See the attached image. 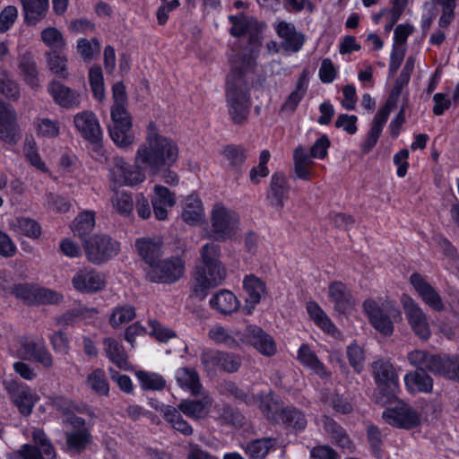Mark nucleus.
Returning a JSON list of instances; mask_svg holds the SVG:
<instances>
[{
  "instance_id": "nucleus-49",
  "label": "nucleus",
  "mask_w": 459,
  "mask_h": 459,
  "mask_svg": "<svg viewBox=\"0 0 459 459\" xmlns=\"http://www.w3.org/2000/svg\"><path fill=\"white\" fill-rule=\"evenodd\" d=\"M100 45L96 39H80L77 41V53L85 62L93 60L100 55Z\"/></svg>"
},
{
  "instance_id": "nucleus-8",
  "label": "nucleus",
  "mask_w": 459,
  "mask_h": 459,
  "mask_svg": "<svg viewBox=\"0 0 459 459\" xmlns=\"http://www.w3.org/2000/svg\"><path fill=\"white\" fill-rule=\"evenodd\" d=\"M111 120L109 134L115 144L121 148L132 145L135 136L132 132V119L126 107H112Z\"/></svg>"
},
{
  "instance_id": "nucleus-24",
  "label": "nucleus",
  "mask_w": 459,
  "mask_h": 459,
  "mask_svg": "<svg viewBox=\"0 0 459 459\" xmlns=\"http://www.w3.org/2000/svg\"><path fill=\"white\" fill-rule=\"evenodd\" d=\"M212 406V398L204 394L200 399H185L178 404V410L186 417L193 420L206 418Z\"/></svg>"
},
{
  "instance_id": "nucleus-58",
  "label": "nucleus",
  "mask_w": 459,
  "mask_h": 459,
  "mask_svg": "<svg viewBox=\"0 0 459 459\" xmlns=\"http://www.w3.org/2000/svg\"><path fill=\"white\" fill-rule=\"evenodd\" d=\"M221 351L215 350H205L201 354V362L209 374L214 373L220 368Z\"/></svg>"
},
{
  "instance_id": "nucleus-1",
  "label": "nucleus",
  "mask_w": 459,
  "mask_h": 459,
  "mask_svg": "<svg viewBox=\"0 0 459 459\" xmlns=\"http://www.w3.org/2000/svg\"><path fill=\"white\" fill-rule=\"evenodd\" d=\"M178 158L176 142L160 134L156 126L150 123L145 140L136 150L134 165L128 164L122 157H115L109 169L110 178L120 186H134L145 180V169L156 174L174 166Z\"/></svg>"
},
{
  "instance_id": "nucleus-35",
  "label": "nucleus",
  "mask_w": 459,
  "mask_h": 459,
  "mask_svg": "<svg viewBox=\"0 0 459 459\" xmlns=\"http://www.w3.org/2000/svg\"><path fill=\"white\" fill-rule=\"evenodd\" d=\"M209 303L213 309L223 315L231 314L239 307L238 298L228 290H221L215 293Z\"/></svg>"
},
{
  "instance_id": "nucleus-9",
  "label": "nucleus",
  "mask_w": 459,
  "mask_h": 459,
  "mask_svg": "<svg viewBox=\"0 0 459 459\" xmlns=\"http://www.w3.org/2000/svg\"><path fill=\"white\" fill-rule=\"evenodd\" d=\"M385 423L403 429L418 427L421 422V414L410 404L399 401L394 406L386 408L382 414Z\"/></svg>"
},
{
  "instance_id": "nucleus-57",
  "label": "nucleus",
  "mask_w": 459,
  "mask_h": 459,
  "mask_svg": "<svg viewBox=\"0 0 459 459\" xmlns=\"http://www.w3.org/2000/svg\"><path fill=\"white\" fill-rule=\"evenodd\" d=\"M221 255V247L218 244L206 243L200 249L201 265L221 263L220 260Z\"/></svg>"
},
{
  "instance_id": "nucleus-61",
  "label": "nucleus",
  "mask_w": 459,
  "mask_h": 459,
  "mask_svg": "<svg viewBox=\"0 0 459 459\" xmlns=\"http://www.w3.org/2000/svg\"><path fill=\"white\" fill-rule=\"evenodd\" d=\"M45 344L43 338L26 337L21 341L20 356L23 358L32 359L41 345Z\"/></svg>"
},
{
  "instance_id": "nucleus-7",
  "label": "nucleus",
  "mask_w": 459,
  "mask_h": 459,
  "mask_svg": "<svg viewBox=\"0 0 459 459\" xmlns=\"http://www.w3.org/2000/svg\"><path fill=\"white\" fill-rule=\"evenodd\" d=\"M227 275V270L222 263L203 264L196 268L194 276L193 292L203 299L206 291L223 282Z\"/></svg>"
},
{
  "instance_id": "nucleus-27",
  "label": "nucleus",
  "mask_w": 459,
  "mask_h": 459,
  "mask_svg": "<svg viewBox=\"0 0 459 459\" xmlns=\"http://www.w3.org/2000/svg\"><path fill=\"white\" fill-rule=\"evenodd\" d=\"M149 404L156 411H161L165 420L175 429L186 436L193 433L192 427L182 417L178 410L173 406L160 403L155 399H150Z\"/></svg>"
},
{
  "instance_id": "nucleus-36",
  "label": "nucleus",
  "mask_w": 459,
  "mask_h": 459,
  "mask_svg": "<svg viewBox=\"0 0 459 459\" xmlns=\"http://www.w3.org/2000/svg\"><path fill=\"white\" fill-rule=\"evenodd\" d=\"M294 172L298 178L309 180L313 178V160L303 146L297 147L293 152Z\"/></svg>"
},
{
  "instance_id": "nucleus-45",
  "label": "nucleus",
  "mask_w": 459,
  "mask_h": 459,
  "mask_svg": "<svg viewBox=\"0 0 459 459\" xmlns=\"http://www.w3.org/2000/svg\"><path fill=\"white\" fill-rule=\"evenodd\" d=\"M46 56L48 67L53 74L61 79H67L69 77L65 56L51 51L48 52Z\"/></svg>"
},
{
  "instance_id": "nucleus-56",
  "label": "nucleus",
  "mask_w": 459,
  "mask_h": 459,
  "mask_svg": "<svg viewBox=\"0 0 459 459\" xmlns=\"http://www.w3.org/2000/svg\"><path fill=\"white\" fill-rule=\"evenodd\" d=\"M112 204L121 215H129L134 209V202L130 194L122 191L116 192L112 197Z\"/></svg>"
},
{
  "instance_id": "nucleus-41",
  "label": "nucleus",
  "mask_w": 459,
  "mask_h": 459,
  "mask_svg": "<svg viewBox=\"0 0 459 459\" xmlns=\"http://www.w3.org/2000/svg\"><path fill=\"white\" fill-rule=\"evenodd\" d=\"M298 359L302 365L308 368L315 374L320 377H325L327 375L324 365L307 345L302 344L299 347L298 351Z\"/></svg>"
},
{
  "instance_id": "nucleus-15",
  "label": "nucleus",
  "mask_w": 459,
  "mask_h": 459,
  "mask_svg": "<svg viewBox=\"0 0 459 459\" xmlns=\"http://www.w3.org/2000/svg\"><path fill=\"white\" fill-rule=\"evenodd\" d=\"M74 124L82 137L92 143H99L102 139V130L98 118L91 111H82L74 117Z\"/></svg>"
},
{
  "instance_id": "nucleus-43",
  "label": "nucleus",
  "mask_w": 459,
  "mask_h": 459,
  "mask_svg": "<svg viewBox=\"0 0 459 459\" xmlns=\"http://www.w3.org/2000/svg\"><path fill=\"white\" fill-rule=\"evenodd\" d=\"M19 67L26 83L31 88H37L39 85V73L36 64L30 54L22 56Z\"/></svg>"
},
{
  "instance_id": "nucleus-25",
  "label": "nucleus",
  "mask_w": 459,
  "mask_h": 459,
  "mask_svg": "<svg viewBox=\"0 0 459 459\" xmlns=\"http://www.w3.org/2000/svg\"><path fill=\"white\" fill-rule=\"evenodd\" d=\"M153 212L157 220L164 221L168 217V209L176 204V196L174 193L167 187L155 185L153 187V196L152 197Z\"/></svg>"
},
{
  "instance_id": "nucleus-40",
  "label": "nucleus",
  "mask_w": 459,
  "mask_h": 459,
  "mask_svg": "<svg viewBox=\"0 0 459 459\" xmlns=\"http://www.w3.org/2000/svg\"><path fill=\"white\" fill-rule=\"evenodd\" d=\"M104 351L108 358L122 369H127L129 363L123 346L113 338H106L103 342Z\"/></svg>"
},
{
  "instance_id": "nucleus-60",
  "label": "nucleus",
  "mask_w": 459,
  "mask_h": 459,
  "mask_svg": "<svg viewBox=\"0 0 459 459\" xmlns=\"http://www.w3.org/2000/svg\"><path fill=\"white\" fill-rule=\"evenodd\" d=\"M347 357L351 366L355 369V371L360 372L365 361L363 349L356 343H351L347 347Z\"/></svg>"
},
{
  "instance_id": "nucleus-62",
  "label": "nucleus",
  "mask_w": 459,
  "mask_h": 459,
  "mask_svg": "<svg viewBox=\"0 0 459 459\" xmlns=\"http://www.w3.org/2000/svg\"><path fill=\"white\" fill-rule=\"evenodd\" d=\"M437 4L442 8V14L438 21L439 26L446 28L455 17L456 0H437Z\"/></svg>"
},
{
  "instance_id": "nucleus-28",
  "label": "nucleus",
  "mask_w": 459,
  "mask_h": 459,
  "mask_svg": "<svg viewBox=\"0 0 459 459\" xmlns=\"http://www.w3.org/2000/svg\"><path fill=\"white\" fill-rule=\"evenodd\" d=\"M321 421L325 433L333 444L338 446L344 453L353 452L354 444L340 425L327 416H324Z\"/></svg>"
},
{
  "instance_id": "nucleus-50",
  "label": "nucleus",
  "mask_w": 459,
  "mask_h": 459,
  "mask_svg": "<svg viewBox=\"0 0 459 459\" xmlns=\"http://www.w3.org/2000/svg\"><path fill=\"white\" fill-rule=\"evenodd\" d=\"M222 156L225 166L230 169H238L246 160L243 148L236 146L225 147Z\"/></svg>"
},
{
  "instance_id": "nucleus-21",
  "label": "nucleus",
  "mask_w": 459,
  "mask_h": 459,
  "mask_svg": "<svg viewBox=\"0 0 459 459\" xmlns=\"http://www.w3.org/2000/svg\"><path fill=\"white\" fill-rule=\"evenodd\" d=\"M363 309L368 316L373 327L380 333L389 336L394 332V325L387 315L384 313L377 302L368 299L363 303Z\"/></svg>"
},
{
  "instance_id": "nucleus-19",
  "label": "nucleus",
  "mask_w": 459,
  "mask_h": 459,
  "mask_svg": "<svg viewBox=\"0 0 459 459\" xmlns=\"http://www.w3.org/2000/svg\"><path fill=\"white\" fill-rule=\"evenodd\" d=\"M328 299L339 314L350 313L355 306V300L350 290L342 281H333L328 286Z\"/></svg>"
},
{
  "instance_id": "nucleus-10",
  "label": "nucleus",
  "mask_w": 459,
  "mask_h": 459,
  "mask_svg": "<svg viewBox=\"0 0 459 459\" xmlns=\"http://www.w3.org/2000/svg\"><path fill=\"white\" fill-rule=\"evenodd\" d=\"M401 303L405 317L414 334L423 341L429 340L431 336V328L429 318L420 306L406 294L401 297Z\"/></svg>"
},
{
  "instance_id": "nucleus-63",
  "label": "nucleus",
  "mask_w": 459,
  "mask_h": 459,
  "mask_svg": "<svg viewBox=\"0 0 459 459\" xmlns=\"http://www.w3.org/2000/svg\"><path fill=\"white\" fill-rule=\"evenodd\" d=\"M401 15L402 14L399 13L389 8H384L379 13L373 15V20L377 24L384 22V29H393Z\"/></svg>"
},
{
  "instance_id": "nucleus-14",
  "label": "nucleus",
  "mask_w": 459,
  "mask_h": 459,
  "mask_svg": "<svg viewBox=\"0 0 459 459\" xmlns=\"http://www.w3.org/2000/svg\"><path fill=\"white\" fill-rule=\"evenodd\" d=\"M32 437L38 447L23 445L20 450L23 459H56V450L43 430L35 429Z\"/></svg>"
},
{
  "instance_id": "nucleus-31",
  "label": "nucleus",
  "mask_w": 459,
  "mask_h": 459,
  "mask_svg": "<svg viewBox=\"0 0 459 459\" xmlns=\"http://www.w3.org/2000/svg\"><path fill=\"white\" fill-rule=\"evenodd\" d=\"M440 359V355L420 349L411 351L407 354V360L412 367L432 372L435 375L437 373Z\"/></svg>"
},
{
  "instance_id": "nucleus-30",
  "label": "nucleus",
  "mask_w": 459,
  "mask_h": 459,
  "mask_svg": "<svg viewBox=\"0 0 459 459\" xmlns=\"http://www.w3.org/2000/svg\"><path fill=\"white\" fill-rule=\"evenodd\" d=\"M204 208L201 199L195 195L186 197L182 203V220L188 225H198L204 220Z\"/></svg>"
},
{
  "instance_id": "nucleus-26",
  "label": "nucleus",
  "mask_w": 459,
  "mask_h": 459,
  "mask_svg": "<svg viewBox=\"0 0 459 459\" xmlns=\"http://www.w3.org/2000/svg\"><path fill=\"white\" fill-rule=\"evenodd\" d=\"M243 288L247 294V305L244 309L247 315H250L255 306L265 296V284L258 277L250 274L244 278Z\"/></svg>"
},
{
  "instance_id": "nucleus-34",
  "label": "nucleus",
  "mask_w": 459,
  "mask_h": 459,
  "mask_svg": "<svg viewBox=\"0 0 459 459\" xmlns=\"http://www.w3.org/2000/svg\"><path fill=\"white\" fill-rule=\"evenodd\" d=\"M306 309L310 319L322 331L333 336H335L338 333V330L330 317L316 301H307L306 304Z\"/></svg>"
},
{
  "instance_id": "nucleus-18",
  "label": "nucleus",
  "mask_w": 459,
  "mask_h": 459,
  "mask_svg": "<svg viewBox=\"0 0 459 459\" xmlns=\"http://www.w3.org/2000/svg\"><path fill=\"white\" fill-rule=\"evenodd\" d=\"M16 119L14 108L0 101V140L10 144H15L20 140Z\"/></svg>"
},
{
  "instance_id": "nucleus-59",
  "label": "nucleus",
  "mask_w": 459,
  "mask_h": 459,
  "mask_svg": "<svg viewBox=\"0 0 459 459\" xmlns=\"http://www.w3.org/2000/svg\"><path fill=\"white\" fill-rule=\"evenodd\" d=\"M63 300V295L57 291L37 286L33 304H57Z\"/></svg>"
},
{
  "instance_id": "nucleus-33",
  "label": "nucleus",
  "mask_w": 459,
  "mask_h": 459,
  "mask_svg": "<svg viewBox=\"0 0 459 459\" xmlns=\"http://www.w3.org/2000/svg\"><path fill=\"white\" fill-rule=\"evenodd\" d=\"M24 22L27 26H34L45 16L48 9V0H22Z\"/></svg>"
},
{
  "instance_id": "nucleus-51",
  "label": "nucleus",
  "mask_w": 459,
  "mask_h": 459,
  "mask_svg": "<svg viewBox=\"0 0 459 459\" xmlns=\"http://www.w3.org/2000/svg\"><path fill=\"white\" fill-rule=\"evenodd\" d=\"M87 385L99 395H108L109 386L102 369H95L87 377Z\"/></svg>"
},
{
  "instance_id": "nucleus-42",
  "label": "nucleus",
  "mask_w": 459,
  "mask_h": 459,
  "mask_svg": "<svg viewBox=\"0 0 459 459\" xmlns=\"http://www.w3.org/2000/svg\"><path fill=\"white\" fill-rule=\"evenodd\" d=\"M307 74L304 71L299 77L296 89L290 94L285 103L282 106L284 110H288L290 112H293L298 107L299 103L301 101L303 97L305 96L307 90Z\"/></svg>"
},
{
  "instance_id": "nucleus-54",
  "label": "nucleus",
  "mask_w": 459,
  "mask_h": 459,
  "mask_svg": "<svg viewBox=\"0 0 459 459\" xmlns=\"http://www.w3.org/2000/svg\"><path fill=\"white\" fill-rule=\"evenodd\" d=\"M35 128L39 137L55 138L60 134L59 122L49 118H39L35 122Z\"/></svg>"
},
{
  "instance_id": "nucleus-44",
  "label": "nucleus",
  "mask_w": 459,
  "mask_h": 459,
  "mask_svg": "<svg viewBox=\"0 0 459 459\" xmlns=\"http://www.w3.org/2000/svg\"><path fill=\"white\" fill-rule=\"evenodd\" d=\"M437 375L459 382V356H441Z\"/></svg>"
},
{
  "instance_id": "nucleus-20",
  "label": "nucleus",
  "mask_w": 459,
  "mask_h": 459,
  "mask_svg": "<svg viewBox=\"0 0 459 459\" xmlns=\"http://www.w3.org/2000/svg\"><path fill=\"white\" fill-rule=\"evenodd\" d=\"M242 342L250 343L257 351L271 357L276 353V343L273 337L256 326H248Z\"/></svg>"
},
{
  "instance_id": "nucleus-2",
  "label": "nucleus",
  "mask_w": 459,
  "mask_h": 459,
  "mask_svg": "<svg viewBox=\"0 0 459 459\" xmlns=\"http://www.w3.org/2000/svg\"><path fill=\"white\" fill-rule=\"evenodd\" d=\"M255 60L254 50L251 55L230 58L231 70L227 76L226 96L230 115L237 124L242 123L249 112L247 86L243 75L253 70Z\"/></svg>"
},
{
  "instance_id": "nucleus-46",
  "label": "nucleus",
  "mask_w": 459,
  "mask_h": 459,
  "mask_svg": "<svg viewBox=\"0 0 459 459\" xmlns=\"http://www.w3.org/2000/svg\"><path fill=\"white\" fill-rule=\"evenodd\" d=\"M95 226V215L92 212L80 213L72 224V230L74 235L82 238L90 233Z\"/></svg>"
},
{
  "instance_id": "nucleus-5",
  "label": "nucleus",
  "mask_w": 459,
  "mask_h": 459,
  "mask_svg": "<svg viewBox=\"0 0 459 459\" xmlns=\"http://www.w3.org/2000/svg\"><path fill=\"white\" fill-rule=\"evenodd\" d=\"M186 262L179 255L159 260L152 267L145 269L146 279L154 283L172 284L185 273Z\"/></svg>"
},
{
  "instance_id": "nucleus-48",
  "label": "nucleus",
  "mask_w": 459,
  "mask_h": 459,
  "mask_svg": "<svg viewBox=\"0 0 459 459\" xmlns=\"http://www.w3.org/2000/svg\"><path fill=\"white\" fill-rule=\"evenodd\" d=\"M135 317V309L131 305H122L116 307L110 316L109 324L112 327L117 328L124 324L132 321Z\"/></svg>"
},
{
  "instance_id": "nucleus-3",
  "label": "nucleus",
  "mask_w": 459,
  "mask_h": 459,
  "mask_svg": "<svg viewBox=\"0 0 459 459\" xmlns=\"http://www.w3.org/2000/svg\"><path fill=\"white\" fill-rule=\"evenodd\" d=\"M260 410L268 420L281 423L294 430H303L307 426L305 415L295 408H283L279 400L270 393L260 399Z\"/></svg>"
},
{
  "instance_id": "nucleus-38",
  "label": "nucleus",
  "mask_w": 459,
  "mask_h": 459,
  "mask_svg": "<svg viewBox=\"0 0 459 459\" xmlns=\"http://www.w3.org/2000/svg\"><path fill=\"white\" fill-rule=\"evenodd\" d=\"M9 228L17 235L38 238L41 234L39 224L31 218L17 216L8 221Z\"/></svg>"
},
{
  "instance_id": "nucleus-32",
  "label": "nucleus",
  "mask_w": 459,
  "mask_h": 459,
  "mask_svg": "<svg viewBox=\"0 0 459 459\" xmlns=\"http://www.w3.org/2000/svg\"><path fill=\"white\" fill-rule=\"evenodd\" d=\"M403 380L410 394H429L433 390V378L426 372L410 371L404 376Z\"/></svg>"
},
{
  "instance_id": "nucleus-29",
  "label": "nucleus",
  "mask_w": 459,
  "mask_h": 459,
  "mask_svg": "<svg viewBox=\"0 0 459 459\" xmlns=\"http://www.w3.org/2000/svg\"><path fill=\"white\" fill-rule=\"evenodd\" d=\"M135 247L139 255L148 267L154 266L162 255V241L158 238L138 239L135 242Z\"/></svg>"
},
{
  "instance_id": "nucleus-13",
  "label": "nucleus",
  "mask_w": 459,
  "mask_h": 459,
  "mask_svg": "<svg viewBox=\"0 0 459 459\" xmlns=\"http://www.w3.org/2000/svg\"><path fill=\"white\" fill-rule=\"evenodd\" d=\"M77 429L65 433V450L70 455L82 453L91 443V436L84 427V420L80 417H70L67 420Z\"/></svg>"
},
{
  "instance_id": "nucleus-37",
  "label": "nucleus",
  "mask_w": 459,
  "mask_h": 459,
  "mask_svg": "<svg viewBox=\"0 0 459 459\" xmlns=\"http://www.w3.org/2000/svg\"><path fill=\"white\" fill-rule=\"evenodd\" d=\"M175 379L179 387L194 395L198 394L201 391L202 384L199 375L194 368L186 367L178 368L175 372Z\"/></svg>"
},
{
  "instance_id": "nucleus-16",
  "label": "nucleus",
  "mask_w": 459,
  "mask_h": 459,
  "mask_svg": "<svg viewBox=\"0 0 459 459\" xmlns=\"http://www.w3.org/2000/svg\"><path fill=\"white\" fill-rule=\"evenodd\" d=\"M6 389L19 411L25 416L30 415L39 400V395L28 385L15 382L9 383Z\"/></svg>"
},
{
  "instance_id": "nucleus-52",
  "label": "nucleus",
  "mask_w": 459,
  "mask_h": 459,
  "mask_svg": "<svg viewBox=\"0 0 459 459\" xmlns=\"http://www.w3.org/2000/svg\"><path fill=\"white\" fill-rule=\"evenodd\" d=\"M135 375L141 387L145 390H161L166 385L164 378L157 373L138 371Z\"/></svg>"
},
{
  "instance_id": "nucleus-55",
  "label": "nucleus",
  "mask_w": 459,
  "mask_h": 459,
  "mask_svg": "<svg viewBox=\"0 0 459 459\" xmlns=\"http://www.w3.org/2000/svg\"><path fill=\"white\" fill-rule=\"evenodd\" d=\"M282 39L281 46L286 50L299 51L303 43L304 36L298 30H277Z\"/></svg>"
},
{
  "instance_id": "nucleus-39",
  "label": "nucleus",
  "mask_w": 459,
  "mask_h": 459,
  "mask_svg": "<svg viewBox=\"0 0 459 459\" xmlns=\"http://www.w3.org/2000/svg\"><path fill=\"white\" fill-rule=\"evenodd\" d=\"M279 443L276 438L265 437L251 441L245 447L246 453L250 459H264L265 455L278 446Z\"/></svg>"
},
{
  "instance_id": "nucleus-64",
  "label": "nucleus",
  "mask_w": 459,
  "mask_h": 459,
  "mask_svg": "<svg viewBox=\"0 0 459 459\" xmlns=\"http://www.w3.org/2000/svg\"><path fill=\"white\" fill-rule=\"evenodd\" d=\"M338 74V67L329 58L322 60L318 76L322 82L331 83L333 82Z\"/></svg>"
},
{
  "instance_id": "nucleus-11",
  "label": "nucleus",
  "mask_w": 459,
  "mask_h": 459,
  "mask_svg": "<svg viewBox=\"0 0 459 459\" xmlns=\"http://www.w3.org/2000/svg\"><path fill=\"white\" fill-rule=\"evenodd\" d=\"M73 287L81 293H96L105 289L107 280L104 273L91 267L78 270L72 278Z\"/></svg>"
},
{
  "instance_id": "nucleus-12",
  "label": "nucleus",
  "mask_w": 459,
  "mask_h": 459,
  "mask_svg": "<svg viewBox=\"0 0 459 459\" xmlns=\"http://www.w3.org/2000/svg\"><path fill=\"white\" fill-rule=\"evenodd\" d=\"M372 370L378 389L385 391L387 396L394 394L399 386V378L391 362L377 360L372 365Z\"/></svg>"
},
{
  "instance_id": "nucleus-23",
  "label": "nucleus",
  "mask_w": 459,
  "mask_h": 459,
  "mask_svg": "<svg viewBox=\"0 0 459 459\" xmlns=\"http://www.w3.org/2000/svg\"><path fill=\"white\" fill-rule=\"evenodd\" d=\"M289 190L286 176L282 173H274L272 176L267 193V200L270 205L276 211H281L284 206V201L288 198Z\"/></svg>"
},
{
  "instance_id": "nucleus-47",
  "label": "nucleus",
  "mask_w": 459,
  "mask_h": 459,
  "mask_svg": "<svg viewBox=\"0 0 459 459\" xmlns=\"http://www.w3.org/2000/svg\"><path fill=\"white\" fill-rule=\"evenodd\" d=\"M208 336L216 343L234 347L238 345L237 333L230 331L221 325H216L210 328Z\"/></svg>"
},
{
  "instance_id": "nucleus-22",
  "label": "nucleus",
  "mask_w": 459,
  "mask_h": 459,
  "mask_svg": "<svg viewBox=\"0 0 459 459\" xmlns=\"http://www.w3.org/2000/svg\"><path fill=\"white\" fill-rule=\"evenodd\" d=\"M48 89L54 101L60 107L70 109L80 106L81 94L77 91L56 80L48 84Z\"/></svg>"
},
{
  "instance_id": "nucleus-4",
  "label": "nucleus",
  "mask_w": 459,
  "mask_h": 459,
  "mask_svg": "<svg viewBox=\"0 0 459 459\" xmlns=\"http://www.w3.org/2000/svg\"><path fill=\"white\" fill-rule=\"evenodd\" d=\"M239 216L222 204H216L211 212V233L213 238L225 241L234 238L239 230Z\"/></svg>"
},
{
  "instance_id": "nucleus-6",
  "label": "nucleus",
  "mask_w": 459,
  "mask_h": 459,
  "mask_svg": "<svg viewBox=\"0 0 459 459\" xmlns=\"http://www.w3.org/2000/svg\"><path fill=\"white\" fill-rule=\"evenodd\" d=\"M84 250L87 259L94 264H101L116 256L119 243L107 235H95L85 239Z\"/></svg>"
},
{
  "instance_id": "nucleus-53",
  "label": "nucleus",
  "mask_w": 459,
  "mask_h": 459,
  "mask_svg": "<svg viewBox=\"0 0 459 459\" xmlns=\"http://www.w3.org/2000/svg\"><path fill=\"white\" fill-rule=\"evenodd\" d=\"M89 81L92 93L96 100L102 101L105 99V88L102 70L94 65L89 71Z\"/></svg>"
},
{
  "instance_id": "nucleus-17",
  "label": "nucleus",
  "mask_w": 459,
  "mask_h": 459,
  "mask_svg": "<svg viewBox=\"0 0 459 459\" xmlns=\"http://www.w3.org/2000/svg\"><path fill=\"white\" fill-rule=\"evenodd\" d=\"M410 283L427 306L436 311L444 310L445 306L440 295L423 276L417 273H412L410 276Z\"/></svg>"
}]
</instances>
